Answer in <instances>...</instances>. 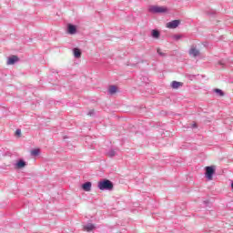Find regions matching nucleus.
<instances>
[{"label": "nucleus", "instance_id": "7", "mask_svg": "<svg viewBox=\"0 0 233 233\" xmlns=\"http://www.w3.org/2000/svg\"><path fill=\"white\" fill-rule=\"evenodd\" d=\"M19 61V57L17 56H12L7 60V65H15Z\"/></svg>", "mask_w": 233, "mask_h": 233}, {"label": "nucleus", "instance_id": "21", "mask_svg": "<svg viewBox=\"0 0 233 233\" xmlns=\"http://www.w3.org/2000/svg\"><path fill=\"white\" fill-rule=\"evenodd\" d=\"M88 116H94V110L89 111Z\"/></svg>", "mask_w": 233, "mask_h": 233}, {"label": "nucleus", "instance_id": "1", "mask_svg": "<svg viewBox=\"0 0 233 233\" xmlns=\"http://www.w3.org/2000/svg\"><path fill=\"white\" fill-rule=\"evenodd\" d=\"M97 187L99 190H114V183L109 179L104 178L98 181Z\"/></svg>", "mask_w": 233, "mask_h": 233}, {"label": "nucleus", "instance_id": "10", "mask_svg": "<svg viewBox=\"0 0 233 233\" xmlns=\"http://www.w3.org/2000/svg\"><path fill=\"white\" fill-rule=\"evenodd\" d=\"M73 54H74V56L76 57V59H79V57H81V49L77 48V47H75L73 48Z\"/></svg>", "mask_w": 233, "mask_h": 233}, {"label": "nucleus", "instance_id": "16", "mask_svg": "<svg viewBox=\"0 0 233 233\" xmlns=\"http://www.w3.org/2000/svg\"><path fill=\"white\" fill-rule=\"evenodd\" d=\"M39 154H41V150H39V149H33L31 151V156H34L35 157H37V156H39Z\"/></svg>", "mask_w": 233, "mask_h": 233}, {"label": "nucleus", "instance_id": "14", "mask_svg": "<svg viewBox=\"0 0 233 233\" xmlns=\"http://www.w3.org/2000/svg\"><path fill=\"white\" fill-rule=\"evenodd\" d=\"M213 92L217 94L219 97H223L225 96V92L219 88L213 89Z\"/></svg>", "mask_w": 233, "mask_h": 233}, {"label": "nucleus", "instance_id": "17", "mask_svg": "<svg viewBox=\"0 0 233 233\" xmlns=\"http://www.w3.org/2000/svg\"><path fill=\"white\" fill-rule=\"evenodd\" d=\"M107 156L109 157H114L116 156V150L114 149H110L108 152H107Z\"/></svg>", "mask_w": 233, "mask_h": 233}, {"label": "nucleus", "instance_id": "13", "mask_svg": "<svg viewBox=\"0 0 233 233\" xmlns=\"http://www.w3.org/2000/svg\"><path fill=\"white\" fill-rule=\"evenodd\" d=\"M84 228L86 230V232H92L94 228H96V226L92 223H88L87 225L84 226Z\"/></svg>", "mask_w": 233, "mask_h": 233}, {"label": "nucleus", "instance_id": "23", "mask_svg": "<svg viewBox=\"0 0 233 233\" xmlns=\"http://www.w3.org/2000/svg\"><path fill=\"white\" fill-rule=\"evenodd\" d=\"M193 127H198V125L197 124H193Z\"/></svg>", "mask_w": 233, "mask_h": 233}, {"label": "nucleus", "instance_id": "4", "mask_svg": "<svg viewBox=\"0 0 233 233\" xmlns=\"http://www.w3.org/2000/svg\"><path fill=\"white\" fill-rule=\"evenodd\" d=\"M181 24L180 20H172L171 22L167 24V28H177Z\"/></svg>", "mask_w": 233, "mask_h": 233}, {"label": "nucleus", "instance_id": "11", "mask_svg": "<svg viewBox=\"0 0 233 233\" xmlns=\"http://www.w3.org/2000/svg\"><path fill=\"white\" fill-rule=\"evenodd\" d=\"M25 165H26V162L25 160L19 159L16 162L15 167H16V168H25Z\"/></svg>", "mask_w": 233, "mask_h": 233}, {"label": "nucleus", "instance_id": "20", "mask_svg": "<svg viewBox=\"0 0 233 233\" xmlns=\"http://www.w3.org/2000/svg\"><path fill=\"white\" fill-rule=\"evenodd\" d=\"M15 136H17L18 137H21V129L15 130Z\"/></svg>", "mask_w": 233, "mask_h": 233}, {"label": "nucleus", "instance_id": "19", "mask_svg": "<svg viewBox=\"0 0 233 233\" xmlns=\"http://www.w3.org/2000/svg\"><path fill=\"white\" fill-rule=\"evenodd\" d=\"M157 52L158 56H160L161 57L167 56V54L161 52V49H159V48L157 50Z\"/></svg>", "mask_w": 233, "mask_h": 233}, {"label": "nucleus", "instance_id": "18", "mask_svg": "<svg viewBox=\"0 0 233 233\" xmlns=\"http://www.w3.org/2000/svg\"><path fill=\"white\" fill-rule=\"evenodd\" d=\"M173 39H175V41H179V39H181V37H183L181 35H174Z\"/></svg>", "mask_w": 233, "mask_h": 233}, {"label": "nucleus", "instance_id": "24", "mask_svg": "<svg viewBox=\"0 0 233 233\" xmlns=\"http://www.w3.org/2000/svg\"><path fill=\"white\" fill-rule=\"evenodd\" d=\"M219 63V65H223V63H221V62H218Z\"/></svg>", "mask_w": 233, "mask_h": 233}, {"label": "nucleus", "instance_id": "22", "mask_svg": "<svg viewBox=\"0 0 233 233\" xmlns=\"http://www.w3.org/2000/svg\"><path fill=\"white\" fill-rule=\"evenodd\" d=\"M188 77H189V79H191V77H196V76H194V75H189Z\"/></svg>", "mask_w": 233, "mask_h": 233}, {"label": "nucleus", "instance_id": "2", "mask_svg": "<svg viewBox=\"0 0 233 233\" xmlns=\"http://www.w3.org/2000/svg\"><path fill=\"white\" fill-rule=\"evenodd\" d=\"M216 174V166H208L205 167V177L208 181H212V177Z\"/></svg>", "mask_w": 233, "mask_h": 233}, {"label": "nucleus", "instance_id": "9", "mask_svg": "<svg viewBox=\"0 0 233 233\" xmlns=\"http://www.w3.org/2000/svg\"><path fill=\"white\" fill-rule=\"evenodd\" d=\"M160 35H161V33L159 32V30L153 29L151 31V37H153V39H159Z\"/></svg>", "mask_w": 233, "mask_h": 233}, {"label": "nucleus", "instance_id": "3", "mask_svg": "<svg viewBox=\"0 0 233 233\" xmlns=\"http://www.w3.org/2000/svg\"><path fill=\"white\" fill-rule=\"evenodd\" d=\"M148 12L151 14H167V12H168V8L165 6L151 5L148 8Z\"/></svg>", "mask_w": 233, "mask_h": 233}, {"label": "nucleus", "instance_id": "5", "mask_svg": "<svg viewBox=\"0 0 233 233\" xmlns=\"http://www.w3.org/2000/svg\"><path fill=\"white\" fill-rule=\"evenodd\" d=\"M77 32V26L68 24L67 25V33L70 34L71 35H74Z\"/></svg>", "mask_w": 233, "mask_h": 233}, {"label": "nucleus", "instance_id": "25", "mask_svg": "<svg viewBox=\"0 0 233 233\" xmlns=\"http://www.w3.org/2000/svg\"><path fill=\"white\" fill-rule=\"evenodd\" d=\"M204 203H206V204H207V203H208V201H204Z\"/></svg>", "mask_w": 233, "mask_h": 233}, {"label": "nucleus", "instance_id": "6", "mask_svg": "<svg viewBox=\"0 0 233 233\" xmlns=\"http://www.w3.org/2000/svg\"><path fill=\"white\" fill-rule=\"evenodd\" d=\"M82 189L85 191V192H90V190H92V182L90 181H87L84 184H82Z\"/></svg>", "mask_w": 233, "mask_h": 233}, {"label": "nucleus", "instance_id": "15", "mask_svg": "<svg viewBox=\"0 0 233 233\" xmlns=\"http://www.w3.org/2000/svg\"><path fill=\"white\" fill-rule=\"evenodd\" d=\"M108 92L111 94V96H114V94H116V92H117V86H110Z\"/></svg>", "mask_w": 233, "mask_h": 233}, {"label": "nucleus", "instance_id": "12", "mask_svg": "<svg viewBox=\"0 0 233 233\" xmlns=\"http://www.w3.org/2000/svg\"><path fill=\"white\" fill-rule=\"evenodd\" d=\"M179 86H183V83L177 82V81L171 82V88L177 90V88H179Z\"/></svg>", "mask_w": 233, "mask_h": 233}, {"label": "nucleus", "instance_id": "8", "mask_svg": "<svg viewBox=\"0 0 233 233\" xmlns=\"http://www.w3.org/2000/svg\"><path fill=\"white\" fill-rule=\"evenodd\" d=\"M189 56H193V57H198V56H199V50H198V48H196L195 46H192L189 49Z\"/></svg>", "mask_w": 233, "mask_h": 233}]
</instances>
